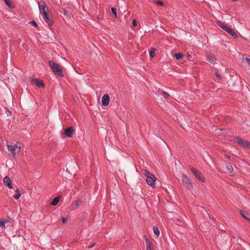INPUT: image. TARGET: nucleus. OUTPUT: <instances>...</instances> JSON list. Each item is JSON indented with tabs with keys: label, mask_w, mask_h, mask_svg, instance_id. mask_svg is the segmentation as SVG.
<instances>
[{
	"label": "nucleus",
	"mask_w": 250,
	"mask_h": 250,
	"mask_svg": "<svg viewBox=\"0 0 250 250\" xmlns=\"http://www.w3.org/2000/svg\"><path fill=\"white\" fill-rule=\"evenodd\" d=\"M245 60L249 64H250V58H246L245 59Z\"/></svg>",
	"instance_id": "nucleus-34"
},
{
	"label": "nucleus",
	"mask_w": 250,
	"mask_h": 250,
	"mask_svg": "<svg viewBox=\"0 0 250 250\" xmlns=\"http://www.w3.org/2000/svg\"><path fill=\"white\" fill-rule=\"evenodd\" d=\"M207 60L210 63L214 64L216 63V59L214 56L210 54H207L206 55Z\"/></svg>",
	"instance_id": "nucleus-9"
},
{
	"label": "nucleus",
	"mask_w": 250,
	"mask_h": 250,
	"mask_svg": "<svg viewBox=\"0 0 250 250\" xmlns=\"http://www.w3.org/2000/svg\"><path fill=\"white\" fill-rule=\"evenodd\" d=\"M227 33L235 39H237L238 37L237 33L231 28H230Z\"/></svg>",
	"instance_id": "nucleus-16"
},
{
	"label": "nucleus",
	"mask_w": 250,
	"mask_h": 250,
	"mask_svg": "<svg viewBox=\"0 0 250 250\" xmlns=\"http://www.w3.org/2000/svg\"><path fill=\"white\" fill-rule=\"evenodd\" d=\"M5 221H0V226L2 228H5Z\"/></svg>",
	"instance_id": "nucleus-31"
},
{
	"label": "nucleus",
	"mask_w": 250,
	"mask_h": 250,
	"mask_svg": "<svg viewBox=\"0 0 250 250\" xmlns=\"http://www.w3.org/2000/svg\"><path fill=\"white\" fill-rule=\"evenodd\" d=\"M74 131V128L72 126H70L65 129L64 134L67 137L71 138L72 137Z\"/></svg>",
	"instance_id": "nucleus-10"
},
{
	"label": "nucleus",
	"mask_w": 250,
	"mask_h": 250,
	"mask_svg": "<svg viewBox=\"0 0 250 250\" xmlns=\"http://www.w3.org/2000/svg\"><path fill=\"white\" fill-rule=\"evenodd\" d=\"M16 194L13 195V197L15 199L17 200L20 198V197L21 196V193L20 190L18 188H17L16 189Z\"/></svg>",
	"instance_id": "nucleus-19"
},
{
	"label": "nucleus",
	"mask_w": 250,
	"mask_h": 250,
	"mask_svg": "<svg viewBox=\"0 0 250 250\" xmlns=\"http://www.w3.org/2000/svg\"><path fill=\"white\" fill-rule=\"evenodd\" d=\"M63 14H64V15L66 16H68V14L67 13V11L65 9H63Z\"/></svg>",
	"instance_id": "nucleus-35"
},
{
	"label": "nucleus",
	"mask_w": 250,
	"mask_h": 250,
	"mask_svg": "<svg viewBox=\"0 0 250 250\" xmlns=\"http://www.w3.org/2000/svg\"><path fill=\"white\" fill-rule=\"evenodd\" d=\"M241 146L246 148H250V142L248 141L244 140Z\"/></svg>",
	"instance_id": "nucleus-18"
},
{
	"label": "nucleus",
	"mask_w": 250,
	"mask_h": 250,
	"mask_svg": "<svg viewBox=\"0 0 250 250\" xmlns=\"http://www.w3.org/2000/svg\"><path fill=\"white\" fill-rule=\"evenodd\" d=\"M44 21L49 25H53V22L51 19V16L49 14L42 16Z\"/></svg>",
	"instance_id": "nucleus-8"
},
{
	"label": "nucleus",
	"mask_w": 250,
	"mask_h": 250,
	"mask_svg": "<svg viewBox=\"0 0 250 250\" xmlns=\"http://www.w3.org/2000/svg\"><path fill=\"white\" fill-rule=\"evenodd\" d=\"M31 83L33 85H37L39 88L44 87L43 81L38 78H34L31 80Z\"/></svg>",
	"instance_id": "nucleus-7"
},
{
	"label": "nucleus",
	"mask_w": 250,
	"mask_h": 250,
	"mask_svg": "<svg viewBox=\"0 0 250 250\" xmlns=\"http://www.w3.org/2000/svg\"><path fill=\"white\" fill-rule=\"evenodd\" d=\"M162 95L165 99H167V97L169 96V95L167 93L164 91L162 92Z\"/></svg>",
	"instance_id": "nucleus-29"
},
{
	"label": "nucleus",
	"mask_w": 250,
	"mask_h": 250,
	"mask_svg": "<svg viewBox=\"0 0 250 250\" xmlns=\"http://www.w3.org/2000/svg\"><path fill=\"white\" fill-rule=\"evenodd\" d=\"M62 221L63 223H65L67 221V219L65 218H62Z\"/></svg>",
	"instance_id": "nucleus-36"
},
{
	"label": "nucleus",
	"mask_w": 250,
	"mask_h": 250,
	"mask_svg": "<svg viewBox=\"0 0 250 250\" xmlns=\"http://www.w3.org/2000/svg\"><path fill=\"white\" fill-rule=\"evenodd\" d=\"M95 245V243H93V244H92L91 245H89L88 246V249H90L91 248H92Z\"/></svg>",
	"instance_id": "nucleus-39"
},
{
	"label": "nucleus",
	"mask_w": 250,
	"mask_h": 250,
	"mask_svg": "<svg viewBox=\"0 0 250 250\" xmlns=\"http://www.w3.org/2000/svg\"><path fill=\"white\" fill-rule=\"evenodd\" d=\"M222 131H223V130H220V129H216V133L217 135H224V133L223 132H222Z\"/></svg>",
	"instance_id": "nucleus-26"
},
{
	"label": "nucleus",
	"mask_w": 250,
	"mask_h": 250,
	"mask_svg": "<svg viewBox=\"0 0 250 250\" xmlns=\"http://www.w3.org/2000/svg\"><path fill=\"white\" fill-rule=\"evenodd\" d=\"M142 173L146 177V182L147 184L151 186L152 187H155V183L156 181V178L155 176L146 169L142 170Z\"/></svg>",
	"instance_id": "nucleus-1"
},
{
	"label": "nucleus",
	"mask_w": 250,
	"mask_h": 250,
	"mask_svg": "<svg viewBox=\"0 0 250 250\" xmlns=\"http://www.w3.org/2000/svg\"><path fill=\"white\" fill-rule=\"evenodd\" d=\"M111 12L114 15V17L115 18H117V13H116V9L115 8H111Z\"/></svg>",
	"instance_id": "nucleus-27"
},
{
	"label": "nucleus",
	"mask_w": 250,
	"mask_h": 250,
	"mask_svg": "<svg viewBox=\"0 0 250 250\" xmlns=\"http://www.w3.org/2000/svg\"><path fill=\"white\" fill-rule=\"evenodd\" d=\"M145 241L146 245V250H154L153 244L147 238H145Z\"/></svg>",
	"instance_id": "nucleus-15"
},
{
	"label": "nucleus",
	"mask_w": 250,
	"mask_h": 250,
	"mask_svg": "<svg viewBox=\"0 0 250 250\" xmlns=\"http://www.w3.org/2000/svg\"><path fill=\"white\" fill-rule=\"evenodd\" d=\"M215 75L219 79H221V76L218 73H216Z\"/></svg>",
	"instance_id": "nucleus-37"
},
{
	"label": "nucleus",
	"mask_w": 250,
	"mask_h": 250,
	"mask_svg": "<svg viewBox=\"0 0 250 250\" xmlns=\"http://www.w3.org/2000/svg\"><path fill=\"white\" fill-rule=\"evenodd\" d=\"M226 168L227 170L229 171V172H232L233 171V169L231 165L227 166Z\"/></svg>",
	"instance_id": "nucleus-28"
},
{
	"label": "nucleus",
	"mask_w": 250,
	"mask_h": 250,
	"mask_svg": "<svg viewBox=\"0 0 250 250\" xmlns=\"http://www.w3.org/2000/svg\"><path fill=\"white\" fill-rule=\"evenodd\" d=\"M7 147L9 151H10L12 156L15 157L16 153L20 151L21 148V144L18 142L16 143L14 145H7Z\"/></svg>",
	"instance_id": "nucleus-3"
},
{
	"label": "nucleus",
	"mask_w": 250,
	"mask_h": 250,
	"mask_svg": "<svg viewBox=\"0 0 250 250\" xmlns=\"http://www.w3.org/2000/svg\"><path fill=\"white\" fill-rule=\"evenodd\" d=\"M246 219L250 223V218L247 217V218H246Z\"/></svg>",
	"instance_id": "nucleus-40"
},
{
	"label": "nucleus",
	"mask_w": 250,
	"mask_h": 250,
	"mask_svg": "<svg viewBox=\"0 0 250 250\" xmlns=\"http://www.w3.org/2000/svg\"><path fill=\"white\" fill-rule=\"evenodd\" d=\"M38 6L40 14L42 16L49 14V9L44 1H41L38 2Z\"/></svg>",
	"instance_id": "nucleus-5"
},
{
	"label": "nucleus",
	"mask_w": 250,
	"mask_h": 250,
	"mask_svg": "<svg viewBox=\"0 0 250 250\" xmlns=\"http://www.w3.org/2000/svg\"><path fill=\"white\" fill-rule=\"evenodd\" d=\"M155 48H152L150 49V51H149V56H150V58H152L153 57H154L155 55Z\"/></svg>",
	"instance_id": "nucleus-22"
},
{
	"label": "nucleus",
	"mask_w": 250,
	"mask_h": 250,
	"mask_svg": "<svg viewBox=\"0 0 250 250\" xmlns=\"http://www.w3.org/2000/svg\"><path fill=\"white\" fill-rule=\"evenodd\" d=\"M182 182L183 186L188 189L191 190L193 188L191 180L185 174L182 175Z\"/></svg>",
	"instance_id": "nucleus-4"
},
{
	"label": "nucleus",
	"mask_w": 250,
	"mask_h": 250,
	"mask_svg": "<svg viewBox=\"0 0 250 250\" xmlns=\"http://www.w3.org/2000/svg\"><path fill=\"white\" fill-rule=\"evenodd\" d=\"M153 2L158 5L163 6L164 5V2L159 0H154Z\"/></svg>",
	"instance_id": "nucleus-23"
},
{
	"label": "nucleus",
	"mask_w": 250,
	"mask_h": 250,
	"mask_svg": "<svg viewBox=\"0 0 250 250\" xmlns=\"http://www.w3.org/2000/svg\"><path fill=\"white\" fill-rule=\"evenodd\" d=\"M225 157H226V158H228V159H229V156H228V155H225Z\"/></svg>",
	"instance_id": "nucleus-41"
},
{
	"label": "nucleus",
	"mask_w": 250,
	"mask_h": 250,
	"mask_svg": "<svg viewBox=\"0 0 250 250\" xmlns=\"http://www.w3.org/2000/svg\"><path fill=\"white\" fill-rule=\"evenodd\" d=\"M239 213L240 215L245 219L247 218V216L249 215L247 211L243 210H240L239 211Z\"/></svg>",
	"instance_id": "nucleus-21"
},
{
	"label": "nucleus",
	"mask_w": 250,
	"mask_h": 250,
	"mask_svg": "<svg viewBox=\"0 0 250 250\" xmlns=\"http://www.w3.org/2000/svg\"><path fill=\"white\" fill-rule=\"evenodd\" d=\"M175 57L177 60H179L183 57V55L181 53H178L175 54Z\"/></svg>",
	"instance_id": "nucleus-25"
},
{
	"label": "nucleus",
	"mask_w": 250,
	"mask_h": 250,
	"mask_svg": "<svg viewBox=\"0 0 250 250\" xmlns=\"http://www.w3.org/2000/svg\"><path fill=\"white\" fill-rule=\"evenodd\" d=\"M110 98L108 95H104L102 98V103L104 106H107L109 103Z\"/></svg>",
	"instance_id": "nucleus-11"
},
{
	"label": "nucleus",
	"mask_w": 250,
	"mask_h": 250,
	"mask_svg": "<svg viewBox=\"0 0 250 250\" xmlns=\"http://www.w3.org/2000/svg\"><path fill=\"white\" fill-rule=\"evenodd\" d=\"M60 200V197L59 196H57L55 197L51 202V205L52 206H56L58 204Z\"/></svg>",
	"instance_id": "nucleus-17"
},
{
	"label": "nucleus",
	"mask_w": 250,
	"mask_h": 250,
	"mask_svg": "<svg viewBox=\"0 0 250 250\" xmlns=\"http://www.w3.org/2000/svg\"><path fill=\"white\" fill-rule=\"evenodd\" d=\"M153 232L154 233L157 235V236H158L160 234V231H159V230L158 229V228L156 227H154L153 228Z\"/></svg>",
	"instance_id": "nucleus-24"
},
{
	"label": "nucleus",
	"mask_w": 250,
	"mask_h": 250,
	"mask_svg": "<svg viewBox=\"0 0 250 250\" xmlns=\"http://www.w3.org/2000/svg\"><path fill=\"white\" fill-rule=\"evenodd\" d=\"M233 139L234 142L237 143L240 146L242 145L243 141H244L239 137H234Z\"/></svg>",
	"instance_id": "nucleus-20"
},
{
	"label": "nucleus",
	"mask_w": 250,
	"mask_h": 250,
	"mask_svg": "<svg viewBox=\"0 0 250 250\" xmlns=\"http://www.w3.org/2000/svg\"><path fill=\"white\" fill-rule=\"evenodd\" d=\"M132 24L133 26H136L137 25V22L135 19H133L132 21Z\"/></svg>",
	"instance_id": "nucleus-33"
},
{
	"label": "nucleus",
	"mask_w": 250,
	"mask_h": 250,
	"mask_svg": "<svg viewBox=\"0 0 250 250\" xmlns=\"http://www.w3.org/2000/svg\"><path fill=\"white\" fill-rule=\"evenodd\" d=\"M217 24L222 28L223 30H224L227 32L229 31V30L230 29V27L228 26L226 24H225L224 23L220 21H216Z\"/></svg>",
	"instance_id": "nucleus-14"
},
{
	"label": "nucleus",
	"mask_w": 250,
	"mask_h": 250,
	"mask_svg": "<svg viewBox=\"0 0 250 250\" xmlns=\"http://www.w3.org/2000/svg\"><path fill=\"white\" fill-rule=\"evenodd\" d=\"M3 183L4 185L9 188H12V181L10 178L8 176H5L3 178Z\"/></svg>",
	"instance_id": "nucleus-12"
},
{
	"label": "nucleus",
	"mask_w": 250,
	"mask_h": 250,
	"mask_svg": "<svg viewBox=\"0 0 250 250\" xmlns=\"http://www.w3.org/2000/svg\"><path fill=\"white\" fill-rule=\"evenodd\" d=\"M5 109L7 110V114L8 116H10L11 114V112L9 111L7 108H5Z\"/></svg>",
	"instance_id": "nucleus-38"
},
{
	"label": "nucleus",
	"mask_w": 250,
	"mask_h": 250,
	"mask_svg": "<svg viewBox=\"0 0 250 250\" xmlns=\"http://www.w3.org/2000/svg\"><path fill=\"white\" fill-rule=\"evenodd\" d=\"M217 24L222 28L223 30H224L227 32L229 31V30L230 29V27L228 26L226 24H225L224 23L220 21H216Z\"/></svg>",
	"instance_id": "nucleus-13"
},
{
	"label": "nucleus",
	"mask_w": 250,
	"mask_h": 250,
	"mask_svg": "<svg viewBox=\"0 0 250 250\" xmlns=\"http://www.w3.org/2000/svg\"><path fill=\"white\" fill-rule=\"evenodd\" d=\"M4 2L6 5L9 6V7H12V5L11 4V2L9 0H4Z\"/></svg>",
	"instance_id": "nucleus-32"
},
{
	"label": "nucleus",
	"mask_w": 250,
	"mask_h": 250,
	"mask_svg": "<svg viewBox=\"0 0 250 250\" xmlns=\"http://www.w3.org/2000/svg\"><path fill=\"white\" fill-rule=\"evenodd\" d=\"M48 64L52 71L55 74L62 77H63L62 69L58 63H56L53 61H50L48 62Z\"/></svg>",
	"instance_id": "nucleus-2"
},
{
	"label": "nucleus",
	"mask_w": 250,
	"mask_h": 250,
	"mask_svg": "<svg viewBox=\"0 0 250 250\" xmlns=\"http://www.w3.org/2000/svg\"><path fill=\"white\" fill-rule=\"evenodd\" d=\"M191 171L193 173L195 177L200 181L202 182H205V179L202 173L199 170L196 169L194 167H191L190 168Z\"/></svg>",
	"instance_id": "nucleus-6"
},
{
	"label": "nucleus",
	"mask_w": 250,
	"mask_h": 250,
	"mask_svg": "<svg viewBox=\"0 0 250 250\" xmlns=\"http://www.w3.org/2000/svg\"><path fill=\"white\" fill-rule=\"evenodd\" d=\"M29 23L35 27H37L38 26V24L35 21H30Z\"/></svg>",
	"instance_id": "nucleus-30"
}]
</instances>
